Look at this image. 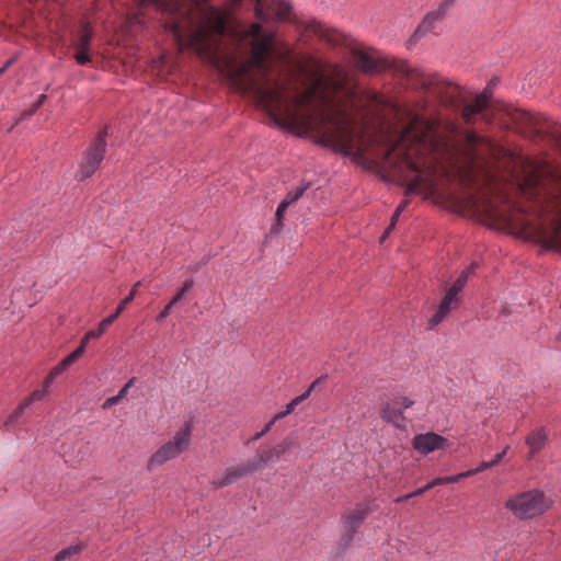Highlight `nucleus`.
I'll use <instances>...</instances> for the list:
<instances>
[{
  "instance_id": "50",
  "label": "nucleus",
  "mask_w": 561,
  "mask_h": 561,
  "mask_svg": "<svg viewBox=\"0 0 561 561\" xmlns=\"http://www.w3.org/2000/svg\"><path fill=\"white\" fill-rule=\"evenodd\" d=\"M83 352H84L83 346H78V347L72 352V354H76V357H77V359H78V358L83 354Z\"/></svg>"
},
{
  "instance_id": "36",
  "label": "nucleus",
  "mask_w": 561,
  "mask_h": 561,
  "mask_svg": "<svg viewBox=\"0 0 561 561\" xmlns=\"http://www.w3.org/2000/svg\"><path fill=\"white\" fill-rule=\"evenodd\" d=\"M462 291L461 288H459L458 286L451 284L447 289H446V293L447 295H449L450 297L455 298L456 300L460 301V293Z\"/></svg>"
},
{
  "instance_id": "42",
  "label": "nucleus",
  "mask_w": 561,
  "mask_h": 561,
  "mask_svg": "<svg viewBox=\"0 0 561 561\" xmlns=\"http://www.w3.org/2000/svg\"><path fill=\"white\" fill-rule=\"evenodd\" d=\"M310 27L314 33L320 35L323 34V26L319 22H313V24Z\"/></svg>"
},
{
  "instance_id": "13",
  "label": "nucleus",
  "mask_w": 561,
  "mask_h": 561,
  "mask_svg": "<svg viewBox=\"0 0 561 561\" xmlns=\"http://www.w3.org/2000/svg\"><path fill=\"white\" fill-rule=\"evenodd\" d=\"M142 284V280H138L136 284H134L130 293L128 296H126L118 305V307L116 308V313H113L108 317H106L105 319H103L100 323H99V327L96 330H90L85 333V335L83 336V339L81 340V343L79 346H83V348L85 350L87 347V344L89 343V341L91 339H99L100 336H102L105 331L108 329V327L116 320V318L123 312V310L126 308V306L135 298V296L137 295V290L139 288V286H141Z\"/></svg>"
},
{
  "instance_id": "31",
  "label": "nucleus",
  "mask_w": 561,
  "mask_h": 561,
  "mask_svg": "<svg viewBox=\"0 0 561 561\" xmlns=\"http://www.w3.org/2000/svg\"><path fill=\"white\" fill-rule=\"evenodd\" d=\"M283 219H284V213L277 211L275 213V221L271 227V234L278 233L280 231V228L283 226Z\"/></svg>"
},
{
  "instance_id": "39",
  "label": "nucleus",
  "mask_w": 561,
  "mask_h": 561,
  "mask_svg": "<svg viewBox=\"0 0 561 561\" xmlns=\"http://www.w3.org/2000/svg\"><path fill=\"white\" fill-rule=\"evenodd\" d=\"M508 449H510V447L506 446L501 453H499L494 456V458L491 460V463H493V467L496 466L503 459V457L506 455Z\"/></svg>"
},
{
  "instance_id": "15",
  "label": "nucleus",
  "mask_w": 561,
  "mask_h": 561,
  "mask_svg": "<svg viewBox=\"0 0 561 561\" xmlns=\"http://www.w3.org/2000/svg\"><path fill=\"white\" fill-rule=\"evenodd\" d=\"M260 469V461L248 460L236 468L228 469L222 476L213 479L211 483L217 488L232 484L238 479L244 478Z\"/></svg>"
},
{
  "instance_id": "27",
  "label": "nucleus",
  "mask_w": 561,
  "mask_h": 561,
  "mask_svg": "<svg viewBox=\"0 0 561 561\" xmlns=\"http://www.w3.org/2000/svg\"><path fill=\"white\" fill-rule=\"evenodd\" d=\"M92 32L88 28V26H85L82 34L79 36L77 41V48L81 50H89Z\"/></svg>"
},
{
  "instance_id": "37",
  "label": "nucleus",
  "mask_w": 561,
  "mask_h": 561,
  "mask_svg": "<svg viewBox=\"0 0 561 561\" xmlns=\"http://www.w3.org/2000/svg\"><path fill=\"white\" fill-rule=\"evenodd\" d=\"M175 305H171V301L163 308V310L159 313L158 316V321H162L164 319H167L171 312H172V309Z\"/></svg>"
},
{
  "instance_id": "24",
  "label": "nucleus",
  "mask_w": 561,
  "mask_h": 561,
  "mask_svg": "<svg viewBox=\"0 0 561 561\" xmlns=\"http://www.w3.org/2000/svg\"><path fill=\"white\" fill-rule=\"evenodd\" d=\"M84 549V545L82 542L70 545L69 547L60 550L54 558L53 561H66L71 557L80 553Z\"/></svg>"
},
{
  "instance_id": "4",
  "label": "nucleus",
  "mask_w": 561,
  "mask_h": 561,
  "mask_svg": "<svg viewBox=\"0 0 561 561\" xmlns=\"http://www.w3.org/2000/svg\"><path fill=\"white\" fill-rule=\"evenodd\" d=\"M550 506L551 501L539 490L516 493L505 502V507L518 519L534 518L545 513Z\"/></svg>"
},
{
  "instance_id": "47",
  "label": "nucleus",
  "mask_w": 561,
  "mask_h": 561,
  "mask_svg": "<svg viewBox=\"0 0 561 561\" xmlns=\"http://www.w3.org/2000/svg\"><path fill=\"white\" fill-rule=\"evenodd\" d=\"M412 497H413V495H411V493H408V494H405V495H403V496H399V497H397V499L394 500V502H396V503H402V502H404V501H407V500H409V499H412Z\"/></svg>"
},
{
  "instance_id": "43",
  "label": "nucleus",
  "mask_w": 561,
  "mask_h": 561,
  "mask_svg": "<svg viewBox=\"0 0 561 561\" xmlns=\"http://www.w3.org/2000/svg\"><path fill=\"white\" fill-rule=\"evenodd\" d=\"M62 360H64V364H67L68 366H70L72 363H75L77 360L76 354H72V352H71Z\"/></svg>"
},
{
  "instance_id": "5",
  "label": "nucleus",
  "mask_w": 561,
  "mask_h": 561,
  "mask_svg": "<svg viewBox=\"0 0 561 561\" xmlns=\"http://www.w3.org/2000/svg\"><path fill=\"white\" fill-rule=\"evenodd\" d=\"M559 141L561 144V136ZM519 186L528 196L540 194L541 192H548L551 188L556 191L558 197L561 198V169H536L533 174L523 179Z\"/></svg>"
},
{
  "instance_id": "1",
  "label": "nucleus",
  "mask_w": 561,
  "mask_h": 561,
  "mask_svg": "<svg viewBox=\"0 0 561 561\" xmlns=\"http://www.w3.org/2000/svg\"><path fill=\"white\" fill-rule=\"evenodd\" d=\"M208 0H140L141 5H152L171 20L165 28L181 44H187L199 54H211L217 45L215 36L227 31L226 14L217 7H203Z\"/></svg>"
},
{
  "instance_id": "18",
  "label": "nucleus",
  "mask_w": 561,
  "mask_h": 561,
  "mask_svg": "<svg viewBox=\"0 0 561 561\" xmlns=\"http://www.w3.org/2000/svg\"><path fill=\"white\" fill-rule=\"evenodd\" d=\"M459 302L460 301L445 294L438 306V309L428 321V328L434 329L436 325L442 323L444 319L449 314V312L459 306Z\"/></svg>"
},
{
  "instance_id": "44",
  "label": "nucleus",
  "mask_w": 561,
  "mask_h": 561,
  "mask_svg": "<svg viewBox=\"0 0 561 561\" xmlns=\"http://www.w3.org/2000/svg\"><path fill=\"white\" fill-rule=\"evenodd\" d=\"M36 111L37 108H35L34 105H32L30 110L22 113V119L31 117Z\"/></svg>"
},
{
  "instance_id": "3",
  "label": "nucleus",
  "mask_w": 561,
  "mask_h": 561,
  "mask_svg": "<svg viewBox=\"0 0 561 561\" xmlns=\"http://www.w3.org/2000/svg\"><path fill=\"white\" fill-rule=\"evenodd\" d=\"M404 73L414 89L431 92L446 104L456 105L460 102L458 100V87L443 82L439 78L426 75L417 69L405 68Z\"/></svg>"
},
{
  "instance_id": "9",
  "label": "nucleus",
  "mask_w": 561,
  "mask_h": 561,
  "mask_svg": "<svg viewBox=\"0 0 561 561\" xmlns=\"http://www.w3.org/2000/svg\"><path fill=\"white\" fill-rule=\"evenodd\" d=\"M247 36L254 39L252 44V62L260 69L266 67V57L272 49V42L275 36L273 32H263L261 24L253 23L245 32Z\"/></svg>"
},
{
  "instance_id": "22",
  "label": "nucleus",
  "mask_w": 561,
  "mask_h": 561,
  "mask_svg": "<svg viewBox=\"0 0 561 561\" xmlns=\"http://www.w3.org/2000/svg\"><path fill=\"white\" fill-rule=\"evenodd\" d=\"M289 446L290 443L284 440L265 451L263 456L255 458L254 461H260V468L266 462H276L282 458Z\"/></svg>"
},
{
  "instance_id": "55",
  "label": "nucleus",
  "mask_w": 561,
  "mask_h": 561,
  "mask_svg": "<svg viewBox=\"0 0 561 561\" xmlns=\"http://www.w3.org/2000/svg\"><path fill=\"white\" fill-rule=\"evenodd\" d=\"M237 2H240L241 0H236Z\"/></svg>"
},
{
  "instance_id": "48",
  "label": "nucleus",
  "mask_w": 561,
  "mask_h": 561,
  "mask_svg": "<svg viewBox=\"0 0 561 561\" xmlns=\"http://www.w3.org/2000/svg\"><path fill=\"white\" fill-rule=\"evenodd\" d=\"M127 394V387H123L116 394L119 400H123Z\"/></svg>"
},
{
  "instance_id": "52",
  "label": "nucleus",
  "mask_w": 561,
  "mask_h": 561,
  "mask_svg": "<svg viewBox=\"0 0 561 561\" xmlns=\"http://www.w3.org/2000/svg\"><path fill=\"white\" fill-rule=\"evenodd\" d=\"M405 207H407L405 203H400L394 210H397V211L404 210Z\"/></svg>"
},
{
  "instance_id": "46",
  "label": "nucleus",
  "mask_w": 561,
  "mask_h": 561,
  "mask_svg": "<svg viewBox=\"0 0 561 561\" xmlns=\"http://www.w3.org/2000/svg\"><path fill=\"white\" fill-rule=\"evenodd\" d=\"M14 62V59H9L1 68L0 76L7 71V69Z\"/></svg>"
},
{
  "instance_id": "8",
  "label": "nucleus",
  "mask_w": 561,
  "mask_h": 561,
  "mask_svg": "<svg viewBox=\"0 0 561 561\" xmlns=\"http://www.w3.org/2000/svg\"><path fill=\"white\" fill-rule=\"evenodd\" d=\"M107 134V128L101 130L92 145L87 149L83 161L80 164V169L76 173V178L79 181L89 179L99 169L105 156V138Z\"/></svg>"
},
{
  "instance_id": "54",
  "label": "nucleus",
  "mask_w": 561,
  "mask_h": 561,
  "mask_svg": "<svg viewBox=\"0 0 561 561\" xmlns=\"http://www.w3.org/2000/svg\"><path fill=\"white\" fill-rule=\"evenodd\" d=\"M534 118L530 115H525V121L530 123Z\"/></svg>"
},
{
  "instance_id": "10",
  "label": "nucleus",
  "mask_w": 561,
  "mask_h": 561,
  "mask_svg": "<svg viewBox=\"0 0 561 561\" xmlns=\"http://www.w3.org/2000/svg\"><path fill=\"white\" fill-rule=\"evenodd\" d=\"M255 16L263 21H288L291 5L285 0H255Z\"/></svg>"
},
{
  "instance_id": "38",
  "label": "nucleus",
  "mask_w": 561,
  "mask_h": 561,
  "mask_svg": "<svg viewBox=\"0 0 561 561\" xmlns=\"http://www.w3.org/2000/svg\"><path fill=\"white\" fill-rule=\"evenodd\" d=\"M121 400L117 398V396H113L107 398L103 403V409H110L114 405H116Z\"/></svg>"
},
{
  "instance_id": "12",
  "label": "nucleus",
  "mask_w": 561,
  "mask_h": 561,
  "mask_svg": "<svg viewBox=\"0 0 561 561\" xmlns=\"http://www.w3.org/2000/svg\"><path fill=\"white\" fill-rule=\"evenodd\" d=\"M369 514L370 508L365 505H358L355 508L344 513L341 536V541L344 547H347L353 541L357 529Z\"/></svg>"
},
{
  "instance_id": "32",
  "label": "nucleus",
  "mask_w": 561,
  "mask_h": 561,
  "mask_svg": "<svg viewBox=\"0 0 561 561\" xmlns=\"http://www.w3.org/2000/svg\"><path fill=\"white\" fill-rule=\"evenodd\" d=\"M399 214L400 213H394V215L391 217V221H390L389 226L387 227V229L385 230V232L381 234V237L379 239L380 243L385 242V240L388 238V236L390 234V232L394 228V226H396V224L398 221V218H399Z\"/></svg>"
},
{
  "instance_id": "17",
  "label": "nucleus",
  "mask_w": 561,
  "mask_h": 561,
  "mask_svg": "<svg viewBox=\"0 0 561 561\" xmlns=\"http://www.w3.org/2000/svg\"><path fill=\"white\" fill-rule=\"evenodd\" d=\"M455 0H444L436 11H432L425 15L410 41H416L435 27V24L444 18L446 12L454 5Z\"/></svg>"
},
{
  "instance_id": "25",
  "label": "nucleus",
  "mask_w": 561,
  "mask_h": 561,
  "mask_svg": "<svg viewBox=\"0 0 561 561\" xmlns=\"http://www.w3.org/2000/svg\"><path fill=\"white\" fill-rule=\"evenodd\" d=\"M468 477H469V473L461 472V473H458L455 476L436 478V479L432 480L431 482H428V486H437V485H443V484H448V483H456V482H459L461 479L468 478Z\"/></svg>"
},
{
  "instance_id": "45",
  "label": "nucleus",
  "mask_w": 561,
  "mask_h": 561,
  "mask_svg": "<svg viewBox=\"0 0 561 561\" xmlns=\"http://www.w3.org/2000/svg\"><path fill=\"white\" fill-rule=\"evenodd\" d=\"M47 96L46 94H41L38 100L33 104L35 108H39L42 104L46 101Z\"/></svg>"
},
{
  "instance_id": "34",
  "label": "nucleus",
  "mask_w": 561,
  "mask_h": 561,
  "mask_svg": "<svg viewBox=\"0 0 561 561\" xmlns=\"http://www.w3.org/2000/svg\"><path fill=\"white\" fill-rule=\"evenodd\" d=\"M492 467H493V463H491V461H483V462L480 463L479 467H477L474 469H470V470L465 471V472L469 473V477H471V476H474V474H477L479 472H482V471H484L486 469H490Z\"/></svg>"
},
{
  "instance_id": "41",
  "label": "nucleus",
  "mask_w": 561,
  "mask_h": 561,
  "mask_svg": "<svg viewBox=\"0 0 561 561\" xmlns=\"http://www.w3.org/2000/svg\"><path fill=\"white\" fill-rule=\"evenodd\" d=\"M56 378L53 377V375L49 373L48 376L45 378L44 380V386L43 388L46 389L47 391H49V387L50 385L54 382Z\"/></svg>"
},
{
  "instance_id": "35",
  "label": "nucleus",
  "mask_w": 561,
  "mask_h": 561,
  "mask_svg": "<svg viewBox=\"0 0 561 561\" xmlns=\"http://www.w3.org/2000/svg\"><path fill=\"white\" fill-rule=\"evenodd\" d=\"M76 60L79 65H85L90 61L89 50L78 49Z\"/></svg>"
},
{
  "instance_id": "40",
  "label": "nucleus",
  "mask_w": 561,
  "mask_h": 561,
  "mask_svg": "<svg viewBox=\"0 0 561 561\" xmlns=\"http://www.w3.org/2000/svg\"><path fill=\"white\" fill-rule=\"evenodd\" d=\"M434 486H428V483L422 488H419L416 489L415 491L411 492V495L414 496H420V495H423L426 491L433 489Z\"/></svg>"
},
{
  "instance_id": "23",
  "label": "nucleus",
  "mask_w": 561,
  "mask_h": 561,
  "mask_svg": "<svg viewBox=\"0 0 561 561\" xmlns=\"http://www.w3.org/2000/svg\"><path fill=\"white\" fill-rule=\"evenodd\" d=\"M308 187L309 184H306L301 187H297L294 192H289L286 197L279 202L275 210H286L294 202L302 196Z\"/></svg>"
},
{
  "instance_id": "19",
  "label": "nucleus",
  "mask_w": 561,
  "mask_h": 561,
  "mask_svg": "<svg viewBox=\"0 0 561 561\" xmlns=\"http://www.w3.org/2000/svg\"><path fill=\"white\" fill-rule=\"evenodd\" d=\"M325 379L324 376H321L319 378H317L310 386L309 388L304 392L301 393L300 396L294 398L286 407H285V410L282 411V412H278L276 413L273 417H274V421H279L282 419H284L285 416L289 415L290 413L294 412V410L296 409V407L298 404H300L301 402H304L305 400H307L311 392L313 391V389L320 383L322 382L323 380Z\"/></svg>"
},
{
  "instance_id": "28",
  "label": "nucleus",
  "mask_w": 561,
  "mask_h": 561,
  "mask_svg": "<svg viewBox=\"0 0 561 561\" xmlns=\"http://www.w3.org/2000/svg\"><path fill=\"white\" fill-rule=\"evenodd\" d=\"M47 393H48V391L46 389H44V388L43 389H37V390L33 391L22 402L24 403V405H26L28 408L33 402L44 400L45 397L47 396Z\"/></svg>"
},
{
  "instance_id": "16",
  "label": "nucleus",
  "mask_w": 561,
  "mask_h": 561,
  "mask_svg": "<svg viewBox=\"0 0 561 561\" xmlns=\"http://www.w3.org/2000/svg\"><path fill=\"white\" fill-rule=\"evenodd\" d=\"M412 445L417 453L428 455L437 449H445L447 447V439L434 432H428L415 435Z\"/></svg>"
},
{
  "instance_id": "14",
  "label": "nucleus",
  "mask_w": 561,
  "mask_h": 561,
  "mask_svg": "<svg viewBox=\"0 0 561 561\" xmlns=\"http://www.w3.org/2000/svg\"><path fill=\"white\" fill-rule=\"evenodd\" d=\"M496 84L495 80H491L486 88L479 93L474 101L463 104L462 116L467 123H473L476 116L482 114L483 119H489L483 111L488 107L489 101L492 96V88Z\"/></svg>"
},
{
  "instance_id": "33",
  "label": "nucleus",
  "mask_w": 561,
  "mask_h": 561,
  "mask_svg": "<svg viewBox=\"0 0 561 561\" xmlns=\"http://www.w3.org/2000/svg\"><path fill=\"white\" fill-rule=\"evenodd\" d=\"M277 421H274V417L259 432L256 433L252 438H251V442H255L257 439H260L261 437H263L266 433H268L272 428V426L276 423Z\"/></svg>"
},
{
  "instance_id": "20",
  "label": "nucleus",
  "mask_w": 561,
  "mask_h": 561,
  "mask_svg": "<svg viewBox=\"0 0 561 561\" xmlns=\"http://www.w3.org/2000/svg\"><path fill=\"white\" fill-rule=\"evenodd\" d=\"M357 67L366 73H375L385 67V61L380 58H376L368 53H358L356 58Z\"/></svg>"
},
{
  "instance_id": "51",
  "label": "nucleus",
  "mask_w": 561,
  "mask_h": 561,
  "mask_svg": "<svg viewBox=\"0 0 561 561\" xmlns=\"http://www.w3.org/2000/svg\"><path fill=\"white\" fill-rule=\"evenodd\" d=\"M134 383H135V378H131V379H129V380L125 383V386H124V387H127V390H128L131 386H134Z\"/></svg>"
},
{
  "instance_id": "21",
  "label": "nucleus",
  "mask_w": 561,
  "mask_h": 561,
  "mask_svg": "<svg viewBox=\"0 0 561 561\" xmlns=\"http://www.w3.org/2000/svg\"><path fill=\"white\" fill-rule=\"evenodd\" d=\"M547 443V433L543 428H539L530 433L526 438V445L529 447L528 458H533L535 454L543 449Z\"/></svg>"
},
{
  "instance_id": "2",
  "label": "nucleus",
  "mask_w": 561,
  "mask_h": 561,
  "mask_svg": "<svg viewBox=\"0 0 561 561\" xmlns=\"http://www.w3.org/2000/svg\"><path fill=\"white\" fill-rule=\"evenodd\" d=\"M285 58L290 66L289 76L301 79L306 91L301 92L297 89L293 95H286V85L284 83L275 82L262 87L259 89V92L267 107L273 105L287 106L291 102L304 104L311 99L322 81L320 64L311 56L294 57L288 54Z\"/></svg>"
},
{
  "instance_id": "53",
  "label": "nucleus",
  "mask_w": 561,
  "mask_h": 561,
  "mask_svg": "<svg viewBox=\"0 0 561 561\" xmlns=\"http://www.w3.org/2000/svg\"><path fill=\"white\" fill-rule=\"evenodd\" d=\"M57 366H58V368H60L62 371L69 367L67 364H64V360H61Z\"/></svg>"
},
{
  "instance_id": "26",
  "label": "nucleus",
  "mask_w": 561,
  "mask_h": 561,
  "mask_svg": "<svg viewBox=\"0 0 561 561\" xmlns=\"http://www.w3.org/2000/svg\"><path fill=\"white\" fill-rule=\"evenodd\" d=\"M26 408L27 407L24 405L23 402L19 404V407L8 416L7 421L4 422L5 430H10L20 421V417Z\"/></svg>"
},
{
  "instance_id": "30",
  "label": "nucleus",
  "mask_w": 561,
  "mask_h": 561,
  "mask_svg": "<svg viewBox=\"0 0 561 561\" xmlns=\"http://www.w3.org/2000/svg\"><path fill=\"white\" fill-rule=\"evenodd\" d=\"M473 268L474 266L471 265L467 270L462 271L453 284L463 289L468 282L469 274L473 271Z\"/></svg>"
},
{
  "instance_id": "7",
  "label": "nucleus",
  "mask_w": 561,
  "mask_h": 561,
  "mask_svg": "<svg viewBox=\"0 0 561 561\" xmlns=\"http://www.w3.org/2000/svg\"><path fill=\"white\" fill-rule=\"evenodd\" d=\"M386 163L392 168L393 180L407 185V194H421L425 190V181L417 164L411 157L405 156L400 163L392 165V159L389 157Z\"/></svg>"
},
{
  "instance_id": "11",
  "label": "nucleus",
  "mask_w": 561,
  "mask_h": 561,
  "mask_svg": "<svg viewBox=\"0 0 561 561\" xmlns=\"http://www.w3.org/2000/svg\"><path fill=\"white\" fill-rule=\"evenodd\" d=\"M414 401L405 396H394L391 398L381 410V417L391 423L397 428L405 427V419L403 413L405 410L412 408Z\"/></svg>"
},
{
  "instance_id": "49",
  "label": "nucleus",
  "mask_w": 561,
  "mask_h": 561,
  "mask_svg": "<svg viewBox=\"0 0 561 561\" xmlns=\"http://www.w3.org/2000/svg\"><path fill=\"white\" fill-rule=\"evenodd\" d=\"M50 374L53 375V377L57 378L59 375L62 374V370L60 368H58V366H55L51 370H50Z\"/></svg>"
},
{
  "instance_id": "6",
  "label": "nucleus",
  "mask_w": 561,
  "mask_h": 561,
  "mask_svg": "<svg viewBox=\"0 0 561 561\" xmlns=\"http://www.w3.org/2000/svg\"><path fill=\"white\" fill-rule=\"evenodd\" d=\"M192 431V424L190 422L185 423V425L174 434L172 439L153 453L147 465L148 470H153L184 451L191 443Z\"/></svg>"
},
{
  "instance_id": "29",
  "label": "nucleus",
  "mask_w": 561,
  "mask_h": 561,
  "mask_svg": "<svg viewBox=\"0 0 561 561\" xmlns=\"http://www.w3.org/2000/svg\"><path fill=\"white\" fill-rule=\"evenodd\" d=\"M193 287V279H187L184 282L182 288L178 291V294L171 299V305L179 304L185 295L192 289Z\"/></svg>"
}]
</instances>
